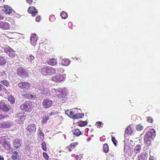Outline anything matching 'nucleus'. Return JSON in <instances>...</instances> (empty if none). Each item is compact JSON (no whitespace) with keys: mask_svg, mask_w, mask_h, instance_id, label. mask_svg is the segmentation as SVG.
<instances>
[{"mask_svg":"<svg viewBox=\"0 0 160 160\" xmlns=\"http://www.w3.org/2000/svg\"><path fill=\"white\" fill-rule=\"evenodd\" d=\"M27 3L30 4L32 2V0H26Z\"/></svg>","mask_w":160,"mask_h":160,"instance_id":"4d7b16f0","label":"nucleus"},{"mask_svg":"<svg viewBox=\"0 0 160 160\" xmlns=\"http://www.w3.org/2000/svg\"><path fill=\"white\" fill-rule=\"evenodd\" d=\"M111 155L112 156H114L113 154V155Z\"/></svg>","mask_w":160,"mask_h":160,"instance_id":"338daca9","label":"nucleus"},{"mask_svg":"<svg viewBox=\"0 0 160 160\" xmlns=\"http://www.w3.org/2000/svg\"><path fill=\"white\" fill-rule=\"evenodd\" d=\"M37 40L38 38L36 34H32L30 38L31 44L33 46H35L36 45Z\"/></svg>","mask_w":160,"mask_h":160,"instance_id":"f3484780","label":"nucleus"},{"mask_svg":"<svg viewBox=\"0 0 160 160\" xmlns=\"http://www.w3.org/2000/svg\"><path fill=\"white\" fill-rule=\"evenodd\" d=\"M25 96V97L26 98L29 99H31L33 98H34V96L29 93L26 94Z\"/></svg>","mask_w":160,"mask_h":160,"instance_id":"37998d69","label":"nucleus"},{"mask_svg":"<svg viewBox=\"0 0 160 160\" xmlns=\"http://www.w3.org/2000/svg\"><path fill=\"white\" fill-rule=\"evenodd\" d=\"M61 16L62 19H65L68 17V14L65 11H62L61 13Z\"/></svg>","mask_w":160,"mask_h":160,"instance_id":"58836bf2","label":"nucleus"},{"mask_svg":"<svg viewBox=\"0 0 160 160\" xmlns=\"http://www.w3.org/2000/svg\"><path fill=\"white\" fill-rule=\"evenodd\" d=\"M41 20V17L39 16L37 17L36 18V21L37 22H39Z\"/></svg>","mask_w":160,"mask_h":160,"instance_id":"6e6d98bb","label":"nucleus"},{"mask_svg":"<svg viewBox=\"0 0 160 160\" xmlns=\"http://www.w3.org/2000/svg\"><path fill=\"white\" fill-rule=\"evenodd\" d=\"M147 121L149 123H152L153 121V120L152 118L150 117H148L147 118Z\"/></svg>","mask_w":160,"mask_h":160,"instance_id":"864d4df0","label":"nucleus"},{"mask_svg":"<svg viewBox=\"0 0 160 160\" xmlns=\"http://www.w3.org/2000/svg\"><path fill=\"white\" fill-rule=\"evenodd\" d=\"M42 148L43 150L45 151H47V148H46V144L45 142L44 141H43V142L42 143Z\"/></svg>","mask_w":160,"mask_h":160,"instance_id":"79ce46f5","label":"nucleus"},{"mask_svg":"<svg viewBox=\"0 0 160 160\" xmlns=\"http://www.w3.org/2000/svg\"><path fill=\"white\" fill-rule=\"evenodd\" d=\"M3 10L5 13L6 14H10L12 13V12H14V11L10 7H9L7 5L4 6V8Z\"/></svg>","mask_w":160,"mask_h":160,"instance_id":"a211bd4d","label":"nucleus"},{"mask_svg":"<svg viewBox=\"0 0 160 160\" xmlns=\"http://www.w3.org/2000/svg\"><path fill=\"white\" fill-rule=\"evenodd\" d=\"M79 155L80 156V158L79 159V160H81V158L82 157V154H80V155Z\"/></svg>","mask_w":160,"mask_h":160,"instance_id":"0e129e2a","label":"nucleus"},{"mask_svg":"<svg viewBox=\"0 0 160 160\" xmlns=\"http://www.w3.org/2000/svg\"><path fill=\"white\" fill-rule=\"evenodd\" d=\"M7 62L5 57L0 56V66H2L4 65Z\"/></svg>","mask_w":160,"mask_h":160,"instance_id":"cd10ccee","label":"nucleus"},{"mask_svg":"<svg viewBox=\"0 0 160 160\" xmlns=\"http://www.w3.org/2000/svg\"><path fill=\"white\" fill-rule=\"evenodd\" d=\"M38 133L39 134V136L40 137V138L43 140L44 139V133L42 132L40 128L38 130Z\"/></svg>","mask_w":160,"mask_h":160,"instance_id":"7c9ffc66","label":"nucleus"},{"mask_svg":"<svg viewBox=\"0 0 160 160\" xmlns=\"http://www.w3.org/2000/svg\"><path fill=\"white\" fill-rule=\"evenodd\" d=\"M36 127L35 124H30L26 128L27 131L31 134L34 133L36 131Z\"/></svg>","mask_w":160,"mask_h":160,"instance_id":"f8f14e48","label":"nucleus"},{"mask_svg":"<svg viewBox=\"0 0 160 160\" xmlns=\"http://www.w3.org/2000/svg\"><path fill=\"white\" fill-rule=\"evenodd\" d=\"M69 110H67L66 111H65V113L66 114L68 115H68L69 114Z\"/></svg>","mask_w":160,"mask_h":160,"instance_id":"13d9d810","label":"nucleus"},{"mask_svg":"<svg viewBox=\"0 0 160 160\" xmlns=\"http://www.w3.org/2000/svg\"><path fill=\"white\" fill-rule=\"evenodd\" d=\"M12 157L13 160H18L19 159V156L17 151L14 152L12 154Z\"/></svg>","mask_w":160,"mask_h":160,"instance_id":"bb28decb","label":"nucleus"},{"mask_svg":"<svg viewBox=\"0 0 160 160\" xmlns=\"http://www.w3.org/2000/svg\"><path fill=\"white\" fill-rule=\"evenodd\" d=\"M73 134L76 136H78L81 134V132L78 129H75L74 130Z\"/></svg>","mask_w":160,"mask_h":160,"instance_id":"c9c22d12","label":"nucleus"},{"mask_svg":"<svg viewBox=\"0 0 160 160\" xmlns=\"http://www.w3.org/2000/svg\"><path fill=\"white\" fill-rule=\"evenodd\" d=\"M15 120L16 122L18 123L22 124L23 123V122L25 118V116L23 113L18 112L16 114Z\"/></svg>","mask_w":160,"mask_h":160,"instance_id":"39448f33","label":"nucleus"},{"mask_svg":"<svg viewBox=\"0 0 160 160\" xmlns=\"http://www.w3.org/2000/svg\"><path fill=\"white\" fill-rule=\"evenodd\" d=\"M28 12L32 14V16H35L38 13V11L34 7H30L28 9Z\"/></svg>","mask_w":160,"mask_h":160,"instance_id":"dca6fc26","label":"nucleus"},{"mask_svg":"<svg viewBox=\"0 0 160 160\" xmlns=\"http://www.w3.org/2000/svg\"><path fill=\"white\" fill-rule=\"evenodd\" d=\"M41 72L45 76L51 75L56 73V70L49 66H45L42 68Z\"/></svg>","mask_w":160,"mask_h":160,"instance_id":"7ed1b4c3","label":"nucleus"},{"mask_svg":"<svg viewBox=\"0 0 160 160\" xmlns=\"http://www.w3.org/2000/svg\"><path fill=\"white\" fill-rule=\"evenodd\" d=\"M82 116H84V113H82Z\"/></svg>","mask_w":160,"mask_h":160,"instance_id":"69168bd1","label":"nucleus"},{"mask_svg":"<svg viewBox=\"0 0 160 160\" xmlns=\"http://www.w3.org/2000/svg\"><path fill=\"white\" fill-rule=\"evenodd\" d=\"M137 130L138 131H141L143 129V127L141 124H138L136 127Z\"/></svg>","mask_w":160,"mask_h":160,"instance_id":"c03bdc74","label":"nucleus"},{"mask_svg":"<svg viewBox=\"0 0 160 160\" xmlns=\"http://www.w3.org/2000/svg\"><path fill=\"white\" fill-rule=\"evenodd\" d=\"M49 119V118L48 116H46L43 117L41 121V123L42 124H44L46 123Z\"/></svg>","mask_w":160,"mask_h":160,"instance_id":"f704fd0d","label":"nucleus"},{"mask_svg":"<svg viewBox=\"0 0 160 160\" xmlns=\"http://www.w3.org/2000/svg\"><path fill=\"white\" fill-rule=\"evenodd\" d=\"M75 158H76V159H77L78 160H79V157H78V155H77L76 156V157H75Z\"/></svg>","mask_w":160,"mask_h":160,"instance_id":"680f3d73","label":"nucleus"},{"mask_svg":"<svg viewBox=\"0 0 160 160\" xmlns=\"http://www.w3.org/2000/svg\"><path fill=\"white\" fill-rule=\"evenodd\" d=\"M4 52L6 53L8 56L11 58H13L15 57V52L9 47L6 46L4 47Z\"/></svg>","mask_w":160,"mask_h":160,"instance_id":"20e7f679","label":"nucleus"},{"mask_svg":"<svg viewBox=\"0 0 160 160\" xmlns=\"http://www.w3.org/2000/svg\"><path fill=\"white\" fill-rule=\"evenodd\" d=\"M64 78V77L63 76L58 74L53 77L52 78V80L55 82H60L63 81Z\"/></svg>","mask_w":160,"mask_h":160,"instance_id":"ddd939ff","label":"nucleus"},{"mask_svg":"<svg viewBox=\"0 0 160 160\" xmlns=\"http://www.w3.org/2000/svg\"><path fill=\"white\" fill-rule=\"evenodd\" d=\"M0 160H4V158L3 156L0 155Z\"/></svg>","mask_w":160,"mask_h":160,"instance_id":"bf43d9fd","label":"nucleus"},{"mask_svg":"<svg viewBox=\"0 0 160 160\" xmlns=\"http://www.w3.org/2000/svg\"><path fill=\"white\" fill-rule=\"evenodd\" d=\"M64 71V70L62 68H58L56 70V73H63Z\"/></svg>","mask_w":160,"mask_h":160,"instance_id":"de8ad7c7","label":"nucleus"},{"mask_svg":"<svg viewBox=\"0 0 160 160\" xmlns=\"http://www.w3.org/2000/svg\"><path fill=\"white\" fill-rule=\"evenodd\" d=\"M148 156V154L146 152L142 153L138 157L139 160H146Z\"/></svg>","mask_w":160,"mask_h":160,"instance_id":"5701e85b","label":"nucleus"},{"mask_svg":"<svg viewBox=\"0 0 160 160\" xmlns=\"http://www.w3.org/2000/svg\"><path fill=\"white\" fill-rule=\"evenodd\" d=\"M2 145L6 150H8L11 148V144L8 141H7Z\"/></svg>","mask_w":160,"mask_h":160,"instance_id":"c85d7f7f","label":"nucleus"},{"mask_svg":"<svg viewBox=\"0 0 160 160\" xmlns=\"http://www.w3.org/2000/svg\"><path fill=\"white\" fill-rule=\"evenodd\" d=\"M102 124V122L100 121H98L96 122V124H98L97 126L99 127L101 126Z\"/></svg>","mask_w":160,"mask_h":160,"instance_id":"5fc2aeb1","label":"nucleus"},{"mask_svg":"<svg viewBox=\"0 0 160 160\" xmlns=\"http://www.w3.org/2000/svg\"><path fill=\"white\" fill-rule=\"evenodd\" d=\"M10 108V106L6 104L4 101H0V110L7 112L9 111Z\"/></svg>","mask_w":160,"mask_h":160,"instance_id":"6e6552de","label":"nucleus"},{"mask_svg":"<svg viewBox=\"0 0 160 160\" xmlns=\"http://www.w3.org/2000/svg\"><path fill=\"white\" fill-rule=\"evenodd\" d=\"M141 149V146L138 144L134 147V151H133V149H130L129 151H128V153H129L130 155H132L133 154L136 155L137 153L140 152Z\"/></svg>","mask_w":160,"mask_h":160,"instance_id":"9d476101","label":"nucleus"},{"mask_svg":"<svg viewBox=\"0 0 160 160\" xmlns=\"http://www.w3.org/2000/svg\"><path fill=\"white\" fill-rule=\"evenodd\" d=\"M112 141L113 142V143L115 145V146H116L117 145V141L116 140V139L114 137H112Z\"/></svg>","mask_w":160,"mask_h":160,"instance_id":"3c124183","label":"nucleus"},{"mask_svg":"<svg viewBox=\"0 0 160 160\" xmlns=\"http://www.w3.org/2000/svg\"><path fill=\"white\" fill-rule=\"evenodd\" d=\"M17 73L19 76L23 78L28 76V73L25 69L21 67H19L17 69Z\"/></svg>","mask_w":160,"mask_h":160,"instance_id":"1a4fd4ad","label":"nucleus"},{"mask_svg":"<svg viewBox=\"0 0 160 160\" xmlns=\"http://www.w3.org/2000/svg\"><path fill=\"white\" fill-rule=\"evenodd\" d=\"M31 103L30 101L25 102L24 103L21 105V109L24 111L30 112L31 110Z\"/></svg>","mask_w":160,"mask_h":160,"instance_id":"0eeeda50","label":"nucleus"},{"mask_svg":"<svg viewBox=\"0 0 160 160\" xmlns=\"http://www.w3.org/2000/svg\"><path fill=\"white\" fill-rule=\"evenodd\" d=\"M27 58L28 59V61L30 62L31 63H33L34 62V57L31 54L29 55Z\"/></svg>","mask_w":160,"mask_h":160,"instance_id":"2f4dec72","label":"nucleus"},{"mask_svg":"<svg viewBox=\"0 0 160 160\" xmlns=\"http://www.w3.org/2000/svg\"><path fill=\"white\" fill-rule=\"evenodd\" d=\"M90 140V139H88V141H89Z\"/></svg>","mask_w":160,"mask_h":160,"instance_id":"774afa93","label":"nucleus"},{"mask_svg":"<svg viewBox=\"0 0 160 160\" xmlns=\"http://www.w3.org/2000/svg\"><path fill=\"white\" fill-rule=\"evenodd\" d=\"M133 130L132 125H130L126 129L125 131V137L126 136V134H131L132 133Z\"/></svg>","mask_w":160,"mask_h":160,"instance_id":"aec40b11","label":"nucleus"},{"mask_svg":"<svg viewBox=\"0 0 160 160\" xmlns=\"http://www.w3.org/2000/svg\"><path fill=\"white\" fill-rule=\"evenodd\" d=\"M18 86L21 89L27 92L30 89L31 84L26 82H21L18 84Z\"/></svg>","mask_w":160,"mask_h":160,"instance_id":"423d86ee","label":"nucleus"},{"mask_svg":"<svg viewBox=\"0 0 160 160\" xmlns=\"http://www.w3.org/2000/svg\"><path fill=\"white\" fill-rule=\"evenodd\" d=\"M40 93H41L42 95L47 96L49 94L50 91L48 88H45L40 92Z\"/></svg>","mask_w":160,"mask_h":160,"instance_id":"393cba45","label":"nucleus"},{"mask_svg":"<svg viewBox=\"0 0 160 160\" xmlns=\"http://www.w3.org/2000/svg\"><path fill=\"white\" fill-rule=\"evenodd\" d=\"M155 135V131L154 129H151L147 132L144 136V140L147 145H150L151 139L154 138Z\"/></svg>","mask_w":160,"mask_h":160,"instance_id":"f03ea898","label":"nucleus"},{"mask_svg":"<svg viewBox=\"0 0 160 160\" xmlns=\"http://www.w3.org/2000/svg\"><path fill=\"white\" fill-rule=\"evenodd\" d=\"M75 112L73 111V110H72V111H71L69 112V114L68 115V116L70 117L71 118H72V116H73V115H74L75 114L74 113Z\"/></svg>","mask_w":160,"mask_h":160,"instance_id":"09e8293b","label":"nucleus"},{"mask_svg":"<svg viewBox=\"0 0 160 160\" xmlns=\"http://www.w3.org/2000/svg\"><path fill=\"white\" fill-rule=\"evenodd\" d=\"M52 93H56L58 97L60 98H66L68 96V93L66 88H58L57 89H52Z\"/></svg>","mask_w":160,"mask_h":160,"instance_id":"f257e3e1","label":"nucleus"},{"mask_svg":"<svg viewBox=\"0 0 160 160\" xmlns=\"http://www.w3.org/2000/svg\"><path fill=\"white\" fill-rule=\"evenodd\" d=\"M12 125V122L9 121L4 122L1 124L2 127L5 128H9Z\"/></svg>","mask_w":160,"mask_h":160,"instance_id":"412c9836","label":"nucleus"},{"mask_svg":"<svg viewBox=\"0 0 160 160\" xmlns=\"http://www.w3.org/2000/svg\"><path fill=\"white\" fill-rule=\"evenodd\" d=\"M149 160H154V159L152 157H151V156H150L149 158Z\"/></svg>","mask_w":160,"mask_h":160,"instance_id":"052dcab7","label":"nucleus"},{"mask_svg":"<svg viewBox=\"0 0 160 160\" xmlns=\"http://www.w3.org/2000/svg\"><path fill=\"white\" fill-rule=\"evenodd\" d=\"M78 144V142H74L71 143L70 144V146L71 148H70V147H68V149L69 151H71L72 150V149L74 148Z\"/></svg>","mask_w":160,"mask_h":160,"instance_id":"72a5a7b5","label":"nucleus"},{"mask_svg":"<svg viewBox=\"0 0 160 160\" xmlns=\"http://www.w3.org/2000/svg\"><path fill=\"white\" fill-rule=\"evenodd\" d=\"M48 64L51 66H54L56 65L57 63V61L54 58H52L47 61Z\"/></svg>","mask_w":160,"mask_h":160,"instance_id":"a878e982","label":"nucleus"},{"mask_svg":"<svg viewBox=\"0 0 160 160\" xmlns=\"http://www.w3.org/2000/svg\"><path fill=\"white\" fill-rule=\"evenodd\" d=\"M2 91L4 92H6L7 91V89H6L2 84H0V92H2Z\"/></svg>","mask_w":160,"mask_h":160,"instance_id":"a18cd8bd","label":"nucleus"},{"mask_svg":"<svg viewBox=\"0 0 160 160\" xmlns=\"http://www.w3.org/2000/svg\"><path fill=\"white\" fill-rule=\"evenodd\" d=\"M7 137L3 136L0 137V143L2 145L4 143L7 141L6 140Z\"/></svg>","mask_w":160,"mask_h":160,"instance_id":"e433bc0d","label":"nucleus"},{"mask_svg":"<svg viewBox=\"0 0 160 160\" xmlns=\"http://www.w3.org/2000/svg\"><path fill=\"white\" fill-rule=\"evenodd\" d=\"M72 117L73 119H75L82 118V116H81V114L80 113L75 114V115H73V116H72Z\"/></svg>","mask_w":160,"mask_h":160,"instance_id":"ea45409f","label":"nucleus"},{"mask_svg":"<svg viewBox=\"0 0 160 160\" xmlns=\"http://www.w3.org/2000/svg\"><path fill=\"white\" fill-rule=\"evenodd\" d=\"M0 83L3 86H4L7 88L10 87V82L8 80L5 79L2 80V79H0Z\"/></svg>","mask_w":160,"mask_h":160,"instance_id":"4be33fe9","label":"nucleus"},{"mask_svg":"<svg viewBox=\"0 0 160 160\" xmlns=\"http://www.w3.org/2000/svg\"><path fill=\"white\" fill-rule=\"evenodd\" d=\"M61 62L63 66H68L70 63V61L69 59H64Z\"/></svg>","mask_w":160,"mask_h":160,"instance_id":"c756f323","label":"nucleus"},{"mask_svg":"<svg viewBox=\"0 0 160 160\" xmlns=\"http://www.w3.org/2000/svg\"><path fill=\"white\" fill-rule=\"evenodd\" d=\"M109 150V148L108 145L107 143H105L103 145V152L106 153L108 152Z\"/></svg>","mask_w":160,"mask_h":160,"instance_id":"4c0bfd02","label":"nucleus"},{"mask_svg":"<svg viewBox=\"0 0 160 160\" xmlns=\"http://www.w3.org/2000/svg\"><path fill=\"white\" fill-rule=\"evenodd\" d=\"M52 102L48 98L44 99L42 101V105L45 108H48L52 107Z\"/></svg>","mask_w":160,"mask_h":160,"instance_id":"9b49d317","label":"nucleus"},{"mask_svg":"<svg viewBox=\"0 0 160 160\" xmlns=\"http://www.w3.org/2000/svg\"><path fill=\"white\" fill-rule=\"evenodd\" d=\"M7 98L10 104H13L15 102V98L12 95H9L8 96Z\"/></svg>","mask_w":160,"mask_h":160,"instance_id":"b1692460","label":"nucleus"},{"mask_svg":"<svg viewBox=\"0 0 160 160\" xmlns=\"http://www.w3.org/2000/svg\"><path fill=\"white\" fill-rule=\"evenodd\" d=\"M54 18V16H50L49 20H50V21H51V18Z\"/></svg>","mask_w":160,"mask_h":160,"instance_id":"e2e57ef3","label":"nucleus"},{"mask_svg":"<svg viewBox=\"0 0 160 160\" xmlns=\"http://www.w3.org/2000/svg\"><path fill=\"white\" fill-rule=\"evenodd\" d=\"M45 84L43 83L41 81L39 82L38 83L36 88V89L38 90V91L40 93L41 91L42 90L45 88Z\"/></svg>","mask_w":160,"mask_h":160,"instance_id":"2eb2a0df","label":"nucleus"},{"mask_svg":"<svg viewBox=\"0 0 160 160\" xmlns=\"http://www.w3.org/2000/svg\"><path fill=\"white\" fill-rule=\"evenodd\" d=\"M7 77V75L5 72H1L0 73V78L2 80L5 79Z\"/></svg>","mask_w":160,"mask_h":160,"instance_id":"473e14b6","label":"nucleus"},{"mask_svg":"<svg viewBox=\"0 0 160 160\" xmlns=\"http://www.w3.org/2000/svg\"><path fill=\"white\" fill-rule=\"evenodd\" d=\"M13 146L14 148L18 149L21 146V141L18 138L14 139L12 140Z\"/></svg>","mask_w":160,"mask_h":160,"instance_id":"4468645a","label":"nucleus"},{"mask_svg":"<svg viewBox=\"0 0 160 160\" xmlns=\"http://www.w3.org/2000/svg\"><path fill=\"white\" fill-rule=\"evenodd\" d=\"M79 126L80 127H84L86 126L87 124V122L86 121H80L78 122Z\"/></svg>","mask_w":160,"mask_h":160,"instance_id":"a19ab883","label":"nucleus"},{"mask_svg":"<svg viewBox=\"0 0 160 160\" xmlns=\"http://www.w3.org/2000/svg\"><path fill=\"white\" fill-rule=\"evenodd\" d=\"M43 155L45 159L47 160H48V159L49 157L48 154L47 153L45 152H43Z\"/></svg>","mask_w":160,"mask_h":160,"instance_id":"49530a36","label":"nucleus"},{"mask_svg":"<svg viewBox=\"0 0 160 160\" xmlns=\"http://www.w3.org/2000/svg\"><path fill=\"white\" fill-rule=\"evenodd\" d=\"M59 113V112L58 111H57L56 112H51V113L50 114V115L52 116V115H57V114H58V113Z\"/></svg>","mask_w":160,"mask_h":160,"instance_id":"603ef678","label":"nucleus"},{"mask_svg":"<svg viewBox=\"0 0 160 160\" xmlns=\"http://www.w3.org/2000/svg\"><path fill=\"white\" fill-rule=\"evenodd\" d=\"M8 117L9 116L8 115H2V114H0V119L1 120L3 119Z\"/></svg>","mask_w":160,"mask_h":160,"instance_id":"8fccbe9b","label":"nucleus"},{"mask_svg":"<svg viewBox=\"0 0 160 160\" xmlns=\"http://www.w3.org/2000/svg\"><path fill=\"white\" fill-rule=\"evenodd\" d=\"M10 28V25L7 22H0V28L3 29H8Z\"/></svg>","mask_w":160,"mask_h":160,"instance_id":"6ab92c4d","label":"nucleus"}]
</instances>
